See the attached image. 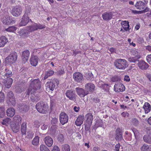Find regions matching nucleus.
Listing matches in <instances>:
<instances>
[{
	"label": "nucleus",
	"instance_id": "473e14b6",
	"mask_svg": "<svg viewBox=\"0 0 151 151\" xmlns=\"http://www.w3.org/2000/svg\"><path fill=\"white\" fill-rule=\"evenodd\" d=\"M141 150L142 151H151V146L144 144L141 147Z\"/></svg>",
	"mask_w": 151,
	"mask_h": 151
},
{
	"label": "nucleus",
	"instance_id": "e433bc0d",
	"mask_svg": "<svg viewBox=\"0 0 151 151\" xmlns=\"http://www.w3.org/2000/svg\"><path fill=\"white\" fill-rule=\"evenodd\" d=\"M132 55L135 56V57L137 58V59H139L140 58V52L138 51L136 49L132 50L131 51Z\"/></svg>",
	"mask_w": 151,
	"mask_h": 151
},
{
	"label": "nucleus",
	"instance_id": "423d86ee",
	"mask_svg": "<svg viewBox=\"0 0 151 151\" xmlns=\"http://www.w3.org/2000/svg\"><path fill=\"white\" fill-rule=\"evenodd\" d=\"M135 6L137 9L143 10L142 11L143 12H146L149 11V9L147 7L145 8V3L142 1H139L137 2L136 4L135 5Z\"/></svg>",
	"mask_w": 151,
	"mask_h": 151
},
{
	"label": "nucleus",
	"instance_id": "13d9d810",
	"mask_svg": "<svg viewBox=\"0 0 151 151\" xmlns=\"http://www.w3.org/2000/svg\"><path fill=\"white\" fill-rule=\"evenodd\" d=\"M91 124L86 123L85 124V130L86 131H88L91 127Z\"/></svg>",
	"mask_w": 151,
	"mask_h": 151
},
{
	"label": "nucleus",
	"instance_id": "6ab92c4d",
	"mask_svg": "<svg viewBox=\"0 0 151 151\" xmlns=\"http://www.w3.org/2000/svg\"><path fill=\"white\" fill-rule=\"evenodd\" d=\"M2 22L3 23L7 25H9L12 23L13 20L8 15L5 17H4L2 19Z\"/></svg>",
	"mask_w": 151,
	"mask_h": 151
},
{
	"label": "nucleus",
	"instance_id": "bf43d9fd",
	"mask_svg": "<svg viewBox=\"0 0 151 151\" xmlns=\"http://www.w3.org/2000/svg\"><path fill=\"white\" fill-rule=\"evenodd\" d=\"M5 98V96L4 93H0V102H3Z\"/></svg>",
	"mask_w": 151,
	"mask_h": 151
},
{
	"label": "nucleus",
	"instance_id": "b1692460",
	"mask_svg": "<svg viewBox=\"0 0 151 151\" xmlns=\"http://www.w3.org/2000/svg\"><path fill=\"white\" fill-rule=\"evenodd\" d=\"M6 114L8 116L12 117L15 114V110L12 108H9L6 110Z\"/></svg>",
	"mask_w": 151,
	"mask_h": 151
},
{
	"label": "nucleus",
	"instance_id": "a878e982",
	"mask_svg": "<svg viewBox=\"0 0 151 151\" xmlns=\"http://www.w3.org/2000/svg\"><path fill=\"white\" fill-rule=\"evenodd\" d=\"M122 28H123L126 31L129 29V22L127 21H122L121 23Z\"/></svg>",
	"mask_w": 151,
	"mask_h": 151
},
{
	"label": "nucleus",
	"instance_id": "5701e85b",
	"mask_svg": "<svg viewBox=\"0 0 151 151\" xmlns=\"http://www.w3.org/2000/svg\"><path fill=\"white\" fill-rule=\"evenodd\" d=\"M30 52L28 50L23 51L22 54V59L24 62L27 61L29 56Z\"/></svg>",
	"mask_w": 151,
	"mask_h": 151
},
{
	"label": "nucleus",
	"instance_id": "bb28decb",
	"mask_svg": "<svg viewBox=\"0 0 151 151\" xmlns=\"http://www.w3.org/2000/svg\"><path fill=\"white\" fill-rule=\"evenodd\" d=\"M8 41L7 38L4 36L0 37V47H3Z\"/></svg>",
	"mask_w": 151,
	"mask_h": 151
},
{
	"label": "nucleus",
	"instance_id": "3c124183",
	"mask_svg": "<svg viewBox=\"0 0 151 151\" xmlns=\"http://www.w3.org/2000/svg\"><path fill=\"white\" fill-rule=\"evenodd\" d=\"M132 131L134 132L135 138L137 139L138 138V136L139 134V132L137 129H134L132 130Z\"/></svg>",
	"mask_w": 151,
	"mask_h": 151
},
{
	"label": "nucleus",
	"instance_id": "37998d69",
	"mask_svg": "<svg viewBox=\"0 0 151 151\" xmlns=\"http://www.w3.org/2000/svg\"><path fill=\"white\" fill-rule=\"evenodd\" d=\"M39 141V137L37 136L35 137L32 141V144L35 145H38Z\"/></svg>",
	"mask_w": 151,
	"mask_h": 151
},
{
	"label": "nucleus",
	"instance_id": "f03ea898",
	"mask_svg": "<svg viewBox=\"0 0 151 151\" xmlns=\"http://www.w3.org/2000/svg\"><path fill=\"white\" fill-rule=\"evenodd\" d=\"M36 108L39 112L43 114L47 113L48 109L47 104L43 101H40L37 103Z\"/></svg>",
	"mask_w": 151,
	"mask_h": 151
},
{
	"label": "nucleus",
	"instance_id": "603ef678",
	"mask_svg": "<svg viewBox=\"0 0 151 151\" xmlns=\"http://www.w3.org/2000/svg\"><path fill=\"white\" fill-rule=\"evenodd\" d=\"M37 30L38 29H42L45 28V26L44 25H42L40 24H37L35 23Z\"/></svg>",
	"mask_w": 151,
	"mask_h": 151
},
{
	"label": "nucleus",
	"instance_id": "39448f33",
	"mask_svg": "<svg viewBox=\"0 0 151 151\" xmlns=\"http://www.w3.org/2000/svg\"><path fill=\"white\" fill-rule=\"evenodd\" d=\"M17 58V54L14 52L11 53L6 58V61L10 64L13 63L16 61Z\"/></svg>",
	"mask_w": 151,
	"mask_h": 151
},
{
	"label": "nucleus",
	"instance_id": "4d7b16f0",
	"mask_svg": "<svg viewBox=\"0 0 151 151\" xmlns=\"http://www.w3.org/2000/svg\"><path fill=\"white\" fill-rule=\"evenodd\" d=\"M7 97L9 99H12V98H14V95L12 91H9L7 93Z\"/></svg>",
	"mask_w": 151,
	"mask_h": 151
},
{
	"label": "nucleus",
	"instance_id": "2eb2a0df",
	"mask_svg": "<svg viewBox=\"0 0 151 151\" xmlns=\"http://www.w3.org/2000/svg\"><path fill=\"white\" fill-rule=\"evenodd\" d=\"M137 63L138 67L143 70H146L148 67V65L143 60H138Z\"/></svg>",
	"mask_w": 151,
	"mask_h": 151
},
{
	"label": "nucleus",
	"instance_id": "69168bd1",
	"mask_svg": "<svg viewBox=\"0 0 151 151\" xmlns=\"http://www.w3.org/2000/svg\"><path fill=\"white\" fill-rule=\"evenodd\" d=\"M118 78L117 76H114L112 77L111 78V81L113 82H115L118 81Z\"/></svg>",
	"mask_w": 151,
	"mask_h": 151
},
{
	"label": "nucleus",
	"instance_id": "338daca9",
	"mask_svg": "<svg viewBox=\"0 0 151 151\" xmlns=\"http://www.w3.org/2000/svg\"><path fill=\"white\" fill-rule=\"evenodd\" d=\"M120 145L119 143L116 145L114 147V150L116 151H119Z\"/></svg>",
	"mask_w": 151,
	"mask_h": 151
},
{
	"label": "nucleus",
	"instance_id": "cd10ccee",
	"mask_svg": "<svg viewBox=\"0 0 151 151\" xmlns=\"http://www.w3.org/2000/svg\"><path fill=\"white\" fill-rule=\"evenodd\" d=\"M83 116H79L75 122L77 126H80L83 123Z\"/></svg>",
	"mask_w": 151,
	"mask_h": 151
},
{
	"label": "nucleus",
	"instance_id": "c85d7f7f",
	"mask_svg": "<svg viewBox=\"0 0 151 151\" xmlns=\"http://www.w3.org/2000/svg\"><path fill=\"white\" fill-rule=\"evenodd\" d=\"M20 128L19 124H13L11 125V128L12 131L14 132H17Z\"/></svg>",
	"mask_w": 151,
	"mask_h": 151
},
{
	"label": "nucleus",
	"instance_id": "72a5a7b5",
	"mask_svg": "<svg viewBox=\"0 0 151 151\" xmlns=\"http://www.w3.org/2000/svg\"><path fill=\"white\" fill-rule=\"evenodd\" d=\"M19 109L21 112H25L28 111L29 109V107L25 104H23L20 106Z\"/></svg>",
	"mask_w": 151,
	"mask_h": 151
},
{
	"label": "nucleus",
	"instance_id": "ddd939ff",
	"mask_svg": "<svg viewBox=\"0 0 151 151\" xmlns=\"http://www.w3.org/2000/svg\"><path fill=\"white\" fill-rule=\"evenodd\" d=\"M95 86L94 84L91 83H86L85 86V89L87 92L94 91Z\"/></svg>",
	"mask_w": 151,
	"mask_h": 151
},
{
	"label": "nucleus",
	"instance_id": "a19ab883",
	"mask_svg": "<svg viewBox=\"0 0 151 151\" xmlns=\"http://www.w3.org/2000/svg\"><path fill=\"white\" fill-rule=\"evenodd\" d=\"M11 122V119L9 118H7L3 120L1 122L3 125L7 126V124H9Z\"/></svg>",
	"mask_w": 151,
	"mask_h": 151
},
{
	"label": "nucleus",
	"instance_id": "de8ad7c7",
	"mask_svg": "<svg viewBox=\"0 0 151 151\" xmlns=\"http://www.w3.org/2000/svg\"><path fill=\"white\" fill-rule=\"evenodd\" d=\"M138 59L136 57H130L128 58V60L131 63H135L138 61Z\"/></svg>",
	"mask_w": 151,
	"mask_h": 151
},
{
	"label": "nucleus",
	"instance_id": "4be33fe9",
	"mask_svg": "<svg viewBox=\"0 0 151 151\" xmlns=\"http://www.w3.org/2000/svg\"><path fill=\"white\" fill-rule=\"evenodd\" d=\"M112 15L113 14L111 12H106L102 14V17L104 20L109 21L112 18Z\"/></svg>",
	"mask_w": 151,
	"mask_h": 151
},
{
	"label": "nucleus",
	"instance_id": "c756f323",
	"mask_svg": "<svg viewBox=\"0 0 151 151\" xmlns=\"http://www.w3.org/2000/svg\"><path fill=\"white\" fill-rule=\"evenodd\" d=\"M87 118L86 123L92 124L93 119V117L92 114L88 113L86 115Z\"/></svg>",
	"mask_w": 151,
	"mask_h": 151
},
{
	"label": "nucleus",
	"instance_id": "f3484780",
	"mask_svg": "<svg viewBox=\"0 0 151 151\" xmlns=\"http://www.w3.org/2000/svg\"><path fill=\"white\" fill-rule=\"evenodd\" d=\"M30 93L31 95V96L30 97L32 102H37L40 99V96L38 94H37L36 92H34V93Z\"/></svg>",
	"mask_w": 151,
	"mask_h": 151
},
{
	"label": "nucleus",
	"instance_id": "ea45409f",
	"mask_svg": "<svg viewBox=\"0 0 151 151\" xmlns=\"http://www.w3.org/2000/svg\"><path fill=\"white\" fill-rule=\"evenodd\" d=\"M62 151H70V146L67 144L63 145L62 146Z\"/></svg>",
	"mask_w": 151,
	"mask_h": 151
},
{
	"label": "nucleus",
	"instance_id": "4c0bfd02",
	"mask_svg": "<svg viewBox=\"0 0 151 151\" xmlns=\"http://www.w3.org/2000/svg\"><path fill=\"white\" fill-rule=\"evenodd\" d=\"M13 80L12 78H9L7 79L6 83H5V85L6 87L7 88H10L12 83Z\"/></svg>",
	"mask_w": 151,
	"mask_h": 151
},
{
	"label": "nucleus",
	"instance_id": "f257e3e1",
	"mask_svg": "<svg viewBox=\"0 0 151 151\" xmlns=\"http://www.w3.org/2000/svg\"><path fill=\"white\" fill-rule=\"evenodd\" d=\"M41 82L38 79H35L32 81L30 84V86L27 91V94L29 93H34L37 89L40 88L41 87Z\"/></svg>",
	"mask_w": 151,
	"mask_h": 151
},
{
	"label": "nucleus",
	"instance_id": "e2e57ef3",
	"mask_svg": "<svg viewBox=\"0 0 151 151\" xmlns=\"http://www.w3.org/2000/svg\"><path fill=\"white\" fill-rule=\"evenodd\" d=\"M9 101L11 104L13 106H14L16 104L15 100L14 98H12V99H9Z\"/></svg>",
	"mask_w": 151,
	"mask_h": 151
},
{
	"label": "nucleus",
	"instance_id": "393cba45",
	"mask_svg": "<svg viewBox=\"0 0 151 151\" xmlns=\"http://www.w3.org/2000/svg\"><path fill=\"white\" fill-rule=\"evenodd\" d=\"M35 23H33L31 25L27 26L26 27L27 31H28L29 33L35 31L37 30V28L36 27Z\"/></svg>",
	"mask_w": 151,
	"mask_h": 151
},
{
	"label": "nucleus",
	"instance_id": "0eeeda50",
	"mask_svg": "<svg viewBox=\"0 0 151 151\" xmlns=\"http://www.w3.org/2000/svg\"><path fill=\"white\" fill-rule=\"evenodd\" d=\"M147 134L145 135L143 139L145 142L148 143H151V127L147 128Z\"/></svg>",
	"mask_w": 151,
	"mask_h": 151
},
{
	"label": "nucleus",
	"instance_id": "58836bf2",
	"mask_svg": "<svg viewBox=\"0 0 151 151\" xmlns=\"http://www.w3.org/2000/svg\"><path fill=\"white\" fill-rule=\"evenodd\" d=\"M27 127L26 124L23 123L22 124L21 127V132L22 135L25 134L26 132Z\"/></svg>",
	"mask_w": 151,
	"mask_h": 151
},
{
	"label": "nucleus",
	"instance_id": "4468645a",
	"mask_svg": "<svg viewBox=\"0 0 151 151\" xmlns=\"http://www.w3.org/2000/svg\"><path fill=\"white\" fill-rule=\"evenodd\" d=\"M115 137L116 140H122L123 139L122 131L120 128H118L116 129Z\"/></svg>",
	"mask_w": 151,
	"mask_h": 151
},
{
	"label": "nucleus",
	"instance_id": "774afa93",
	"mask_svg": "<svg viewBox=\"0 0 151 151\" xmlns=\"http://www.w3.org/2000/svg\"><path fill=\"white\" fill-rule=\"evenodd\" d=\"M52 151H60V149L57 146L55 145Z\"/></svg>",
	"mask_w": 151,
	"mask_h": 151
},
{
	"label": "nucleus",
	"instance_id": "1a4fd4ad",
	"mask_svg": "<svg viewBox=\"0 0 151 151\" xmlns=\"http://www.w3.org/2000/svg\"><path fill=\"white\" fill-rule=\"evenodd\" d=\"M66 95L69 99L75 101L76 100V95L75 92L72 90H67L65 93Z\"/></svg>",
	"mask_w": 151,
	"mask_h": 151
},
{
	"label": "nucleus",
	"instance_id": "79ce46f5",
	"mask_svg": "<svg viewBox=\"0 0 151 151\" xmlns=\"http://www.w3.org/2000/svg\"><path fill=\"white\" fill-rule=\"evenodd\" d=\"M132 124L134 126H137L139 124V121L136 118H133L131 120Z\"/></svg>",
	"mask_w": 151,
	"mask_h": 151
},
{
	"label": "nucleus",
	"instance_id": "6e6d98bb",
	"mask_svg": "<svg viewBox=\"0 0 151 151\" xmlns=\"http://www.w3.org/2000/svg\"><path fill=\"white\" fill-rule=\"evenodd\" d=\"M58 120L56 118H53L51 121V124L53 125H55L58 123Z\"/></svg>",
	"mask_w": 151,
	"mask_h": 151
},
{
	"label": "nucleus",
	"instance_id": "c9c22d12",
	"mask_svg": "<svg viewBox=\"0 0 151 151\" xmlns=\"http://www.w3.org/2000/svg\"><path fill=\"white\" fill-rule=\"evenodd\" d=\"M14 121L17 124H20L22 122V118L20 116L17 115L15 116L13 118Z\"/></svg>",
	"mask_w": 151,
	"mask_h": 151
},
{
	"label": "nucleus",
	"instance_id": "dca6fc26",
	"mask_svg": "<svg viewBox=\"0 0 151 151\" xmlns=\"http://www.w3.org/2000/svg\"><path fill=\"white\" fill-rule=\"evenodd\" d=\"M44 140L45 144L48 147H51L53 144L52 139L49 136L45 137Z\"/></svg>",
	"mask_w": 151,
	"mask_h": 151
},
{
	"label": "nucleus",
	"instance_id": "f704fd0d",
	"mask_svg": "<svg viewBox=\"0 0 151 151\" xmlns=\"http://www.w3.org/2000/svg\"><path fill=\"white\" fill-rule=\"evenodd\" d=\"M54 73V71L52 70H49L46 71L44 77V79H47L49 77L52 76Z\"/></svg>",
	"mask_w": 151,
	"mask_h": 151
},
{
	"label": "nucleus",
	"instance_id": "aec40b11",
	"mask_svg": "<svg viewBox=\"0 0 151 151\" xmlns=\"http://www.w3.org/2000/svg\"><path fill=\"white\" fill-rule=\"evenodd\" d=\"M125 90L124 86L122 84H116L114 85V90L116 92H119Z\"/></svg>",
	"mask_w": 151,
	"mask_h": 151
},
{
	"label": "nucleus",
	"instance_id": "412c9836",
	"mask_svg": "<svg viewBox=\"0 0 151 151\" xmlns=\"http://www.w3.org/2000/svg\"><path fill=\"white\" fill-rule=\"evenodd\" d=\"M39 58L36 56L34 55L31 56L30 59V64L32 66H35L37 64Z\"/></svg>",
	"mask_w": 151,
	"mask_h": 151
},
{
	"label": "nucleus",
	"instance_id": "f8f14e48",
	"mask_svg": "<svg viewBox=\"0 0 151 151\" xmlns=\"http://www.w3.org/2000/svg\"><path fill=\"white\" fill-rule=\"evenodd\" d=\"M76 89L77 94L81 97H84L88 94V92L83 88L77 87Z\"/></svg>",
	"mask_w": 151,
	"mask_h": 151
},
{
	"label": "nucleus",
	"instance_id": "c03bdc74",
	"mask_svg": "<svg viewBox=\"0 0 151 151\" xmlns=\"http://www.w3.org/2000/svg\"><path fill=\"white\" fill-rule=\"evenodd\" d=\"M15 89L16 91L18 93H21L24 90V88H23L22 87L19 85L16 86Z\"/></svg>",
	"mask_w": 151,
	"mask_h": 151
},
{
	"label": "nucleus",
	"instance_id": "a18cd8bd",
	"mask_svg": "<svg viewBox=\"0 0 151 151\" xmlns=\"http://www.w3.org/2000/svg\"><path fill=\"white\" fill-rule=\"evenodd\" d=\"M17 29V27L14 26L9 27V28L6 29L5 30L9 32H13Z\"/></svg>",
	"mask_w": 151,
	"mask_h": 151
},
{
	"label": "nucleus",
	"instance_id": "7ed1b4c3",
	"mask_svg": "<svg viewBox=\"0 0 151 151\" xmlns=\"http://www.w3.org/2000/svg\"><path fill=\"white\" fill-rule=\"evenodd\" d=\"M114 66L118 69L124 70L128 66L127 61L123 59H117L114 63Z\"/></svg>",
	"mask_w": 151,
	"mask_h": 151
},
{
	"label": "nucleus",
	"instance_id": "9d476101",
	"mask_svg": "<svg viewBox=\"0 0 151 151\" xmlns=\"http://www.w3.org/2000/svg\"><path fill=\"white\" fill-rule=\"evenodd\" d=\"M73 78L75 81L81 83L83 79V76L81 73L79 72H76L73 75Z\"/></svg>",
	"mask_w": 151,
	"mask_h": 151
},
{
	"label": "nucleus",
	"instance_id": "49530a36",
	"mask_svg": "<svg viewBox=\"0 0 151 151\" xmlns=\"http://www.w3.org/2000/svg\"><path fill=\"white\" fill-rule=\"evenodd\" d=\"M5 109L4 107H0V117L3 118L5 114Z\"/></svg>",
	"mask_w": 151,
	"mask_h": 151
},
{
	"label": "nucleus",
	"instance_id": "6e6552de",
	"mask_svg": "<svg viewBox=\"0 0 151 151\" xmlns=\"http://www.w3.org/2000/svg\"><path fill=\"white\" fill-rule=\"evenodd\" d=\"M68 117L67 115L64 112H61L59 116L60 122L62 125H64L67 123L68 121Z\"/></svg>",
	"mask_w": 151,
	"mask_h": 151
},
{
	"label": "nucleus",
	"instance_id": "680f3d73",
	"mask_svg": "<svg viewBox=\"0 0 151 151\" xmlns=\"http://www.w3.org/2000/svg\"><path fill=\"white\" fill-rule=\"evenodd\" d=\"M40 125V124L37 120H35L34 122V126L35 127H38Z\"/></svg>",
	"mask_w": 151,
	"mask_h": 151
},
{
	"label": "nucleus",
	"instance_id": "864d4df0",
	"mask_svg": "<svg viewBox=\"0 0 151 151\" xmlns=\"http://www.w3.org/2000/svg\"><path fill=\"white\" fill-rule=\"evenodd\" d=\"M58 140L60 142H63L64 140V136L62 134L58 135Z\"/></svg>",
	"mask_w": 151,
	"mask_h": 151
},
{
	"label": "nucleus",
	"instance_id": "9b49d317",
	"mask_svg": "<svg viewBox=\"0 0 151 151\" xmlns=\"http://www.w3.org/2000/svg\"><path fill=\"white\" fill-rule=\"evenodd\" d=\"M56 83L55 80H53L52 81L48 82L46 84V89L51 91H53L55 86V84Z\"/></svg>",
	"mask_w": 151,
	"mask_h": 151
},
{
	"label": "nucleus",
	"instance_id": "5fc2aeb1",
	"mask_svg": "<svg viewBox=\"0 0 151 151\" xmlns=\"http://www.w3.org/2000/svg\"><path fill=\"white\" fill-rule=\"evenodd\" d=\"M85 77L87 79L91 80L93 78V75L91 73L89 72L86 74Z\"/></svg>",
	"mask_w": 151,
	"mask_h": 151
},
{
	"label": "nucleus",
	"instance_id": "8fccbe9b",
	"mask_svg": "<svg viewBox=\"0 0 151 151\" xmlns=\"http://www.w3.org/2000/svg\"><path fill=\"white\" fill-rule=\"evenodd\" d=\"M40 151H50L47 147L45 145H41L40 147Z\"/></svg>",
	"mask_w": 151,
	"mask_h": 151
},
{
	"label": "nucleus",
	"instance_id": "a211bd4d",
	"mask_svg": "<svg viewBox=\"0 0 151 151\" xmlns=\"http://www.w3.org/2000/svg\"><path fill=\"white\" fill-rule=\"evenodd\" d=\"M29 22V18L26 14H24L22 18V20L20 23L19 25L21 26L26 25Z\"/></svg>",
	"mask_w": 151,
	"mask_h": 151
},
{
	"label": "nucleus",
	"instance_id": "052dcab7",
	"mask_svg": "<svg viewBox=\"0 0 151 151\" xmlns=\"http://www.w3.org/2000/svg\"><path fill=\"white\" fill-rule=\"evenodd\" d=\"M146 59L147 62L151 65V54L147 56Z\"/></svg>",
	"mask_w": 151,
	"mask_h": 151
},
{
	"label": "nucleus",
	"instance_id": "09e8293b",
	"mask_svg": "<svg viewBox=\"0 0 151 151\" xmlns=\"http://www.w3.org/2000/svg\"><path fill=\"white\" fill-rule=\"evenodd\" d=\"M6 73L5 74V76L7 78L10 77L12 75V72L11 71L8 70L7 69H5Z\"/></svg>",
	"mask_w": 151,
	"mask_h": 151
},
{
	"label": "nucleus",
	"instance_id": "0e129e2a",
	"mask_svg": "<svg viewBox=\"0 0 151 151\" xmlns=\"http://www.w3.org/2000/svg\"><path fill=\"white\" fill-rule=\"evenodd\" d=\"M31 10V9L30 7H26V8L25 12L24 14H26L28 16L30 14V12Z\"/></svg>",
	"mask_w": 151,
	"mask_h": 151
},
{
	"label": "nucleus",
	"instance_id": "7c9ffc66",
	"mask_svg": "<svg viewBox=\"0 0 151 151\" xmlns=\"http://www.w3.org/2000/svg\"><path fill=\"white\" fill-rule=\"evenodd\" d=\"M19 33L20 35L22 37H24L27 36L29 34V33L26 27L24 29H21L19 32Z\"/></svg>",
	"mask_w": 151,
	"mask_h": 151
},
{
	"label": "nucleus",
	"instance_id": "2f4dec72",
	"mask_svg": "<svg viewBox=\"0 0 151 151\" xmlns=\"http://www.w3.org/2000/svg\"><path fill=\"white\" fill-rule=\"evenodd\" d=\"M143 108L145 110L146 114L148 113L151 110L150 105L147 102H145V103Z\"/></svg>",
	"mask_w": 151,
	"mask_h": 151
},
{
	"label": "nucleus",
	"instance_id": "20e7f679",
	"mask_svg": "<svg viewBox=\"0 0 151 151\" xmlns=\"http://www.w3.org/2000/svg\"><path fill=\"white\" fill-rule=\"evenodd\" d=\"M22 11L21 7L19 6H16L12 8L11 13L13 16L18 17L21 14Z\"/></svg>",
	"mask_w": 151,
	"mask_h": 151
}]
</instances>
